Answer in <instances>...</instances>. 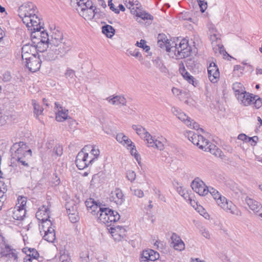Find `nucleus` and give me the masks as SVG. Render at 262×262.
I'll return each instance as SVG.
<instances>
[{
	"label": "nucleus",
	"mask_w": 262,
	"mask_h": 262,
	"mask_svg": "<svg viewBox=\"0 0 262 262\" xmlns=\"http://www.w3.org/2000/svg\"><path fill=\"white\" fill-rule=\"evenodd\" d=\"M18 12L19 17L27 27L35 26L37 21L40 20L37 15V7L32 2H28L22 4L18 8Z\"/></svg>",
	"instance_id": "nucleus-1"
},
{
	"label": "nucleus",
	"mask_w": 262,
	"mask_h": 262,
	"mask_svg": "<svg viewBox=\"0 0 262 262\" xmlns=\"http://www.w3.org/2000/svg\"><path fill=\"white\" fill-rule=\"evenodd\" d=\"M10 152L11 159L20 163L24 166H29L25 159L27 157H31L32 151L26 143L20 141L14 143L10 148Z\"/></svg>",
	"instance_id": "nucleus-2"
},
{
	"label": "nucleus",
	"mask_w": 262,
	"mask_h": 262,
	"mask_svg": "<svg viewBox=\"0 0 262 262\" xmlns=\"http://www.w3.org/2000/svg\"><path fill=\"white\" fill-rule=\"evenodd\" d=\"M174 45V46H171V53L169 54L172 58H184L190 55L191 47L189 46L187 39H183L178 45L176 43Z\"/></svg>",
	"instance_id": "nucleus-3"
},
{
	"label": "nucleus",
	"mask_w": 262,
	"mask_h": 262,
	"mask_svg": "<svg viewBox=\"0 0 262 262\" xmlns=\"http://www.w3.org/2000/svg\"><path fill=\"white\" fill-rule=\"evenodd\" d=\"M100 212L97 217L100 222L104 223L107 226H111L120 219V216L117 211L108 208L100 209Z\"/></svg>",
	"instance_id": "nucleus-4"
},
{
	"label": "nucleus",
	"mask_w": 262,
	"mask_h": 262,
	"mask_svg": "<svg viewBox=\"0 0 262 262\" xmlns=\"http://www.w3.org/2000/svg\"><path fill=\"white\" fill-rule=\"evenodd\" d=\"M93 161L94 159H91L89 154L82 149L76 156L75 164L79 169H83L92 164Z\"/></svg>",
	"instance_id": "nucleus-5"
},
{
	"label": "nucleus",
	"mask_w": 262,
	"mask_h": 262,
	"mask_svg": "<svg viewBox=\"0 0 262 262\" xmlns=\"http://www.w3.org/2000/svg\"><path fill=\"white\" fill-rule=\"evenodd\" d=\"M216 202L217 205L227 212L232 214H237L235 205L231 201H228L225 196L222 195Z\"/></svg>",
	"instance_id": "nucleus-6"
},
{
	"label": "nucleus",
	"mask_w": 262,
	"mask_h": 262,
	"mask_svg": "<svg viewBox=\"0 0 262 262\" xmlns=\"http://www.w3.org/2000/svg\"><path fill=\"white\" fill-rule=\"evenodd\" d=\"M191 187L194 191L200 195L207 194L209 189V187L206 186L205 183L199 178H195L192 182Z\"/></svg>",
	"instance_id": "nucleus-7"
},
{
	"label": "nucleus",
	"mask_w": 262,
	"mask_h": 262,
	"mask_svg": "<svg viewBox=\"0 0 262 262\" xmlns=\"http://www.w3.org/2000/svg\"><path fill=\"white\" fill-rule=\"evenodd\" d=\"M53 47L56 49L57 53L59 55V57H63L71 49V42L70 40H65L61 43L56 45H53Z\"/></svg>",
	"instance_id": "nucleus-8"
},
{
	"label": "nucleus",
	"mask_w": 262,
	"mask_h": 262,
	"mask_svg": "<svg viewBox=\"0 0 262 262\" xmlns=\"http://www.w3.org/2000/svg\"><path fill=\"white\" fill-rule=\"evenodd\" d=\"M2 257H6L10 260L17 261L18 253L15 249H12L8 244H5V247L1 251Z\"/></svg>",
	"instance_id": "nucleus-9"
},
{
	"label": "nucleus",
	"mask_w": 262,
	"mask_h": 262,
	"mask_svg": "<svg viewBox=\"0 0 262 262\" xmlns=\"http://www.w3.org/2000/svg\"><path fill=\"white\" fill-rule=\"evenodd\" d=\"M110 230L112 236L116 241H120L126 236V230L122 226L113 225Z\"/></svg>",
	"instance_id": "nucleus-10"
},
{
	"label": "nucleus",
	"mask_w": 262,
	"mask_h": 262,
	"mask_svg": "<svg viewBox=\"0 0 262 262\" xmlns=\"http://www.w3.org/2000/svg\"><path fill=\"white\" fill-rule=\"evenodd\" d=\"M245 202L251 210L262 218V205L260 203L249 196L245 198Z\"/></svg>",
	"instance_id": "nucleus-11"
},
{
	"label": "nucleus",
	"mask_w": 262,
	"mask_h": 262,
	"mask_svg": "<svg viewBox=\"0 0 262 262\" xmlns=\"http://www.w3.org/2000/svg\"><path fill=\"white\" fill-rule=\"evenodd\" d=\"M25 66L31 72H35L40 69L41 61L38 56L32 55L29 61H25Z\"/></svg>",
	"instance_id": "nucleus-12"
},
{
	"label": "nucleus",
	"mask_w": 262,
	"mask_h": 262,
	"mask_svg": "<svg viewBox=\"0 0 262 262\" xmlns=\"http://www.w3.org/2000/svg\"><path fill=\"white\" fill-rule=\"evenodd\" d=\"M160 255L158 252L152 249L143 250L140 257L141 262L147 261H155L159 259Z\"/></svg>",
	"instance_id": "nucleus-13"
},
{
	"label": "nucleus",
	"mask_w": 262,
	"mask_h": 262,
	"mask_svg": "<svg viewBox=\"0 0 262 262\" xmlns=\"http://www.w3.org/2000/svg\"><path fill=\"white\" fill-rule=\"evenodd\" d=\"M208 75L210 81L213 83L217 82L220 78L219 70L214 62L210 63L208 67Z\"/></svg>",
	"instance_id": "nucleus-14"
},
{
	"label": "nucleus",
	"mask_w": 262,
	"mask_h": 262,
	"mask_svg": "<svg viewBox=\"0 0 262 262\" xmlns=\"http://www.w3.org/2000/svg\"><path fill=\"white\" fill-rule=\"evenodd\" d=\"M38 44L39 42L37 40H34L32 45L30 43L25 45L21 48V52L28 53L31 56L36 55L37 53V51L42 52L44 50V49L42 50L39 49L41 47L39 46Z\"/></svg>",
	"instance_id": "nucleus-15"
},
{
	"label": "nucleus",
	"mask_w": 262,
	"mask_h": 262,
	"mask_svg": "<svg viewBox=\"0 0 262 262\" xmlns=\"http://www.w3.org/2000/svg\"><path fill=\"white\" fill-rule=\"evenodd\" d=\"M110 200L111 202H114L117 205H121L125 201V197L122 191L119 188H115L112 191L110 195Z\"/></svg>",
	"instance_id": "nucleus-16"
},
{
	"label": "nucleus",
	"mask_w": 262,
	"mask_h": 262,
	"mask_svg": "<svg viewBox=\"0 0 262 262\" xmlns=\"http://www.w3.org/2000/svg\"><path fill=\"white\" fill-rule=\"evenodd\" d=\"M50 210L49 205L47 206L45 205H42L39 207L36 213V217L39 221H47L49 220L50 217Z\"/></svg>",
	"instance_id": "nucleus-17"
},
{
	"label": "nucleus",
	"mask_w": 262,
	"mask_h": 262,
	"mask_svg": "<svg viewBox=\"0 0 262 262\" xmlns=\"http://www.w3.org/2000/svg\"><path fill=\"white\" fill-rule=\"evenodd\" d=\"M55 107L58 108V112L56 113V120L58 122H62L68 118L71 119L69 116V111L63 108L57 102L55 103Z\"/></svg>",
	"instance_id": "nucleus-18"
},
{
	"label": "nucleus",
	"mask_w": 262,
	"mask_h": 262,
	"mask_svg": "<svg viewBox=\"0 0 262 262\" xmlns=\"http://www.w3.org/2000/svg\"><path fill=\"white\" fill-rule=\"evenodd\" d=\"M36 25L35 26H32V27H27L28 30L31 31V38L32 42H33L34 40L39 41L41 35L40 30L43 29L42 26L41 25V20L37 21Z\"/></svg>",
	"instance_id": "nucleus-19"
},
{
	"label": "nucleus",
	"mask_w": 262,
	"mask_h": 262,
	"mask_svg": "<svg viewBox=\"0 0 262 262\" xmlns=\"http://www.w3.org/2000/svg\"><path fill=\"white\" fill-rule=\"evenodd\" d=\"M177 118L189 127L195 130L199 129V124L191 119V118L187 116L184 112H182V113H180L177 116Z\"/></svg>",
	"instance_id": "nucleus-20"
},
{
	"label": "nucleus",
	"mask_w": 262,
	"mask_h": 262,
	"mask_svg": "<svg viewBox=\"0 0 262 262\" xmlns=\"http://www.w3.org/2000/svg\"><path fill=\"white\" fill-rule=\"evenodd\" d=\"M170 238L173 247L176 250L181 251L185 249V244L177 234L173 233Z\"/></svg>",
	"instance_id": "nucleus-21"
},
{
	"label": "nucleus",
	"mask_w": 262,
	"mask_h": 262,
	"mask_svg": "<svg viewBox=\"0 0 262 262\" xmlns=\"http://www.w3.org/2000/svg\"><path fill=\"white\" fill-rule=\"evenodd\" d=\"M23 252L26 254L24 258V262L31 261L33 259H37L39 257V253L34 248L26 247L23 249Z\"/></svg>",
	"instance_id": "nucleus-22"
},
{
	"label": "nucleus",
	"mask_w": 262,
	"mask_h": 262,
	"mask_svg": "<svg viewBox=\"0 0 262 262\" xmlns=\"http://www.w3.org/2000/svg\"><path fill=\"white\" fill-rule=\"evenodd\" d=\"M96 10V9H94V7L92 5V7H88L85 9L84 8H81V11L78 9V11L79 14L85 19L91 20L97 13L95 11Z\"/></svg>",
	"instance_id": "nucleus-23"
},
{
	"label": "nucleus",
	"mask_w": 262,
	"mask_h": 262,
	"mask_svg": "<svg viewBox=\"0 0 262 262\" xmlns=\"http://www.w3.org/2000/svg\"><path fill=\"white\" fill-rule=\"evenodd\" d=\"M158 45L160 48H166L167 52L171 53V46L166 36L164 34H159L158 36Z\"/></svg>",
	"instance_id": "nucleus-24"
},
{
	"label": "nucleus",
	"mask_w": 262,
	"mask_h": 262,
	"mask_svg": "<svg viewBox=\"0 0 262 262\" xmlns=\"http://www.w3.org/2000/svg\"><path fill=\"white\" fill-rule=\"evenodd\" d=\"M85 204L88 209L91 210V213L94 215H96V216L100 212V209L103 208L95 203L94 200L92 199H90L89 200L86 201Z\"/></svg>",
	"instance_id": "nucleus-25"
},
{
	"label": "nucleus",
	"mask_w": 262,
	"mask_h": 262,
	"mask_svg": "<svg viewBox=\"0 0 262 262\" xmlns=\"http://www.w3.org/2000/svg\"><path fill=\"white\" fill-rule=\"evenodd\" d=\"M106 100L113 105H126L127 101L126 98L122 95H116L108 97Z\"/></svg>",
	"instance_id": "nucleus-26"
},
{
	"label": "nucleus",
	"mask_w": 262,
	"mask_h": 262,
	"mask_svg": "<svg viewBox=\"0 0 262 262\" xmlns=\"http://www.w3.org/2000/svg\"><path fill=\"white\" fill-rule=\"evenodd\" d=\"M254 95L250 94L245 91V92L237 96V99L242 104L245 106L249 105L252 102V99Z\"/></svg>",
	"instance_id": "nucleus-27"
},
{
	"label": "nucleus",
	"mask_w": 262,
	"mask_h": 262,
	"mask_svg": "<svg viewBox=\"0 0 262 262\" xmlns=\"http://www.w3.org/2000/svg\"><path fill=\"white\" fill-rule=\"evenodd\" d=\"M124 4L129 9L132 14H135L136 11L141 7V5L137 0H124Z\"/></svg>",
	"instance_id": "nucleus-28"
},
{
	"label": "nucleus",
	"mask_w": 262,
	"mask_h": 262,
	"mask_svg": "<svg viewBox=\"0 0 262 262\" xmlns=\"http://www.w3.org/2000/svg\"><path fill=\"white\" fill-rule=\"evenodd\" d=\"M26 210L25 208L14 207L13 210L12 217L17 221H22L26 216Z\"/></svg>",
	"instance_id": "nucleus-29"
},
{
	"label": "nucleus",
	"mask_w": 262,
	"mask_h": 262,
	"mask_svg": "<svg viewBox=\"0 0 262 262\" xmlns=\"http://www.w3.org/2000/svg\"><path fill=\"white\" fill-rule=\"evenodd\" d=\"M40 40L38 41L39 46L41 47V45H43L45 49L49 48L50 46V38H49L48 33L44 30L43 28L40 30Z\"/></svg>",
	"instance_id": "nucleus-30"
},
{
	"label": "nucleus",
	"mask_w": 262,
	"mask_h": 262,
	"mask_svg": "<svg viewBox=\"0 0 262 262\" xmlns=\"http://www.w3.org/2000/svg\"><path fill=\"white\" fill-rule=\"evenodd\" d=\"M185 136L188 138L190 141L196 146L199 145L200 139H203V136L198 135L193 131L187 132L185 134Z\"/></svg>",
	"instance_id": "nucleus-31"
},
{
	"label": "nucleus",
	"mask_w": 262,
	"mask_h": 262,
	"mask_svg": "<svg viewBox=\"0 0 262 262\" xmlns=\"http://www.w3.org/2000/svg\"><path fill=\"white\" fill-rule=\"evenodd\" d=\"M59 57V55L57 53L56 49H55L53 46H50V49L45 55V58L47 61H54Z\"/></svg>",
	"instance_id": "nucleus-32"
},
{
	"label": "nucleus",
	"mask_w": 262,
	"mask_h": 262,
	"mask_svg": "<svg viewBox=\"0 0 262 262\" xmlns=\"http://www.w3.org/2000/svg\"><path fill=\"white\" fill-rule=\"evenodd\" d=\"M41 225L39 227L40 232L41 234L42 233L50 231L52 229H54V227H52V223L50 220L47 221H42Z\"/></svg>",
	"instance_id": "nucleus-33"
},
{
	"label": "nucleus",
	"mask_w": 262,
	"mask_h": 262,
	"mask_svg": "<svg viewBox=\"0 0 262 262\" xmlns=\"http://www.w3.org/2000/svg\"><path fill=\"white\" fill-rule=\"evenodd\" d=\"M232 90H233L236 98L237 97V96H239L244 92H245V87L240 82H234L232 84Z\"/></svg>",
	"instance_id": "nucleus-34"
},
{
	"label": "nucleus",
	"mask_w": 262,
	"mask_h": 262,
	"mask_svg": "<svg viewBox=\"0 0 262 262\" xmlns=\"http://www.w3.org/2000/svg\"><path fill=\"white\" fill-rule=\"evenodd\" d=\"M134 15L143 20H152L154 19V17L145 11L142 10L140 8L138 9V11H136Z\"/></svg>",
	"instance_id": "nucleus-35"
},
{
	"label": "nucleus",
	"mask_w": 262,
	"mask_h": 262,
	"mask_svg": "<svg viewBox=\"0 0 262 262\" xmlns=\"http://www.w3.org/2000/svg\"><path fill=\"white\" fill-rule=\"evenodd\" d=\"M210 145V146L209 147L207 151H209L215 157L223 159V157H224L223 151L214 144L211 143Z\"/></svg>",
	"instance_id": "nucleus-36"
},
{
	"label": "nucleus",
	"mask_w": 262,
	"mask_h": 262,
	"mask_svg": "<svg viewBox=\"0 0 262 262\" xmlns=\"http://www.w3.org/2000/svg\"><path fill=\"white\" fill-rule=\"evenodd\" d=\"M62 40V36L59 32L57 34H53L51 35L50 39V46L56 45L59 44V43H61L63 42Z\"/></svg>",
	"instance_id": "nucleus-37"
},
{
	"label": "nucleus",
	"mask_w": 262,
	"mask_h": 262,
	"mask_svg": "<svg viewBox=\"0 0 262 262\" xmlns=\"http://www.w3.org/2000/svg\"><path fill=\"white\" fill-rule=\"evenodd\" d=\"M102 32L107 37H112L115 33V29L111 25H105L102 27Z\"/></svg>",
	"instance_id": "nucleus-38"
},
{
	"label": "nucleus",
	"mask_w": 262,
	"mask_h": 262,
	"mask_svg": "<svg viewBox=\"0 0 262 262\" xmlns=\"http://www.w3.org/2000/svg\"><path fill=\"white\" fill-rule=\"evenodd\" d=\"M102 176L103 173L101 172L94 174L91 181V185L96 186L100 184L103 180Z\"/></svg>",
	"instance_id": "nucleus-39"
},
{
	"label": "nucleus",
	"mask_w": 262,
	"mask_h": 262,
	"mask_svg": "<svg viewBox=\"0 0 262 262\" xmlns=\"http://www.w3.org/2000/svg\"><path fill=\"white\" fill-rule=\"evenodd\" d=\"M43 239L48 242L52 243L55 240L56 236L55 228L52 229V230H50V231L43 232Z\"/></svg>",
	"instance_id": "nucleus-40"
},
{
	"label": "nucleus",
	"mask_w": 262,
	"mask_h": 262,
	"mask_svg": "<svg viewBox=\"0 0 262 262\" xmlns=\"http://www.w3.org/2000/svg\"><path fill=\"white\" fill-rule=\"evenodd\" d=\"M77 1V4L78 6V9L79 11L81 10V8L86 9L88 7H92V2L89 0H76Z\"/></svg>",
	"instance_id": "nucleus-41"
},
{
	"label": "nucleus",
	"mask_w": 262,
	"mask_h": 262,
	"mask_svg": "<svg viewBox=\"0 0 262 262\" xmlns=\"http://www.w3.org/2000/svg\"><path fill=\"white\" fill-rule=\"evenodd\" d=\"M210 144L211 143L203 136V139H200L199 145L197 146H198L200 149L204 151H207L208 149L210 146Z\"/></svg>",
	"instance_id": "nucleus-42"
},
{
	"label": "nucleus",
	"mask_w": 262,
	"mask_h": 262,
	"mask_svg": "<svg viewBox=\"0 0 262 262\" xmlns=\"http://www.w3.org/2000/svg\"><path fill=\"white\" fill-rule=\"evenodd\" d=\"M132 128L136 130V133L141 137H143L145 136V133H148L145 130V128L140 125H133Z\"/></svg>",
	"instance_id": "nucleus-43"
},
{
	"label": "nucleus",
	"mask_w": 262,
	"mask_h": 262,
	"mask_svg": "<svg viewBox=\"0 0 262 262\" xmlns=\"http://www.w3.org/2000/svg\"><path fill=\"white\" fill-rule=\"evenodd\" d=\"M183 77L185 79L188 83L192 84L194 87H196L198 86V81L195 79V78L191 75L189 73H187V75H185V76H183Z\"/></svg>",
	"instance_id": "nucleus-44"
},
{
	"label": "nucleus",
	"mask_w": 262,
	"mask_h": 262,
	"mask_svg": "<svg viewBox=\"0 0 262 262\" xmlns=\"http://www.w3.org/2000/svg\"><path fill=\"white\" fill-rule=\"evenodd\" d=\"M32 104L34 107V114L37 116L41 115L43 112V108L38 104L37 103L36 100H32Z\"/></svg>",
	"instance_id": "nucleus-45"
},
{
	"label": "nucleus",
	"mask_w": 262,
	"mask_h": 262,
	"mask_svg": "<svg viewBox=\"0 0 262 262\" xmlns=\"http://www.w3.org/2000/svg\"><path fill=\"white\" fill-rule=\"evenodd\" d=\"M27 203V198L23 196H19L17 198V203L15 207L16 208H25Z\"/></svg>",
	"instance_id": "nucleus-46"
},
{
	"label": "nucleus",
	"mask_w": 262,
	"mask_h": 262,
	"mask_svg": "<svg viewBox=\"0 0 262 262\" xmlns=\"http://www.w3.org/2000/svg\"><path fill=\"white\" fill-rule=\"evenodd\" d=\"M143 138L147 141L148 146L152 147H154V144L156 139H155L149 133H145V136H144Z\"/></svg>",
	"instance_id": "nucleus-47"
},
{
	"label": "nucleus",
	"mask_w": 262,
	"mask_h": 262,
	"mask_svg": "<svg viewBox=\"0 0 262 262\" xmlns=\"http://www.w3.org/2000/svg\"><path fill=\"white\" fill-rule=\"evenodd\" d=\"M252 102L256 108H259L262 106V99L257 95H254Z\"/></svg>",
	"instance_id": "nucleus-48"
},
{
	"label": "nucleus",
	"mask_w": 262,
	"mask_h": 262,
	"mask_svg": "<svg viewBox=\"0 0 262 262\" xmlns=\"http://www.w3.org/2000/svg\"><path fill=\"white\" fill-rule=\"evenodd\" d=\"M208 192H210L216 201L222 196L219 192L213 187H209Z\"/></svg>",
	"instance_id": "nucleus-49"
},
{
	"label": "nucleus",
	"mask_w": 262,
	"mask_h": 262,
	"mask_svg": "<svg viewBox=\"0 0 262 262\" xmlns=\"http://www.w3.org/2000/svg\"><path fill=\"white\" fill-rule=\"evenodd\" d=\"M136 45L140 48H143L146 52H148L150 50V47L146 45V41L141 39L140 42L137 41Z\"/></svg>",
	"instance_id": "nucleus-50"
},
{
	"label": "nucleus",
	"mask_w": 262,
	"mask_h": 262,
	"mask_svg": "<svg viewBox=\"0 0 262 262\" xmlns=\"http://www.w3.org/2000/svg\"><path fill=\"white\" fill-rule=\"evenodd\" d=\"M53 153H54L57 156L59 157L63 154V148L62 145L60 144H57L54 147Z\"/></svg>",
	"instance_id": "nucleus-51"
},
{
	"label": "nucleus",
	"mask_w": 262,
	"mask_h": 262,
	"mask_svg": "<svg viewBox=\"0 0 262 262\" xmlns=\"http://www.w3.org/2000/svg\"><path fill=\"white\" fill-rule=\"evenodd\" d=\"M67 211L68 214H71L74 213H76L77 212V207L75 205H71L70 203H67L66 205Z\"/></svg>",
	"instance_id": "nucleus-52"
},
{
	"label": "nucleus",
	"mask_w": 262,
	"mask_h": 262,
	"mask_svg": "<svg viewBox=\"0 0 262 262\" xmlns=\"http://www.w3.org/2000/svg\"><path fill=\"white\" fill-rule=\"evenodd\" d=\"M130 150V154L134 156V157L136 158L137 161H138L139 159H140V156L137 152V150L136 149V147L134 144L132 145V146H130L129 147V149Z\"/></svg>",
	"instance_id": "nucleus-53"
},
{
	"label": "nucleus",
	"mask_w": 262,
	"mask_h": 262,
	"mask_svg": "<svg viewBox=\"0 0 262 262\" xmlns=\"http://www.w3.org/2000/svg\"><path fill=\"white\" fill-rule=\"evenodd\" d=\"M64 75L67 78L72 79L75 76V71L72 69L67 68Z\"/></svg>",
	"instance_id": "nucleus-54"
},
{
	"label": "nucleus",
	"mask_w": 262,
	"mask_h": 262,
	"mask_svg": "<svg viewBox=\"0 0 262 262\" xmlns=\"http://www.w3.org/2000/svg\"><path fill=\"white\" fill-rule=\"evenodd\" d=\"M136 176V173L134 171L128 170L126 172V178L130 182H133L135 180Z\"/></svg>",
	"instance_id": "nucleus-55"
},
{
	"label": "nucleus",
	"mask_w": 262,
	"mask_h": 262,
	"mask_svg": "<svg viewBox=\"0 0 262 262\" xmlns=\"http://www.w3.org/2000/svg\"><path fill=\"white\" fill-rule=\"evenodd\" d=\"M68 215L69 218L72 223H74L78 221L79 216L77 214V212L68 214Z\"/></svg>",
	"instance_id": "nucleus-56"
},
{
	"label": "nucleus",
	"mask_w": 262,
	"mask_h": 262,
	"mask_svg": "<svg viewBox=\"0 0 262 262\" xmlns=\"http://www.w3.org/2000/svg\"><path fill=\"white\" fill-rule=\"evenodd\" d=\"M129 53L130 55L138 58L139 60H142L143 59L141 54L138 51H129Z\"/></svg>",
	"instance_id": "nucleus-57"
},
{
	"label": "nucleus",
	"mask_w": 262,
	"mask_h": 262,
	"mask_svg": "<svg viewBox=\"0 0 262 262\" xmlns=\"http://www.w3.org/2000/svg\"><path fill=\"white\" fill-rule=\"evenodd\" d=\"M131 190L133 192V194L134 195L138 197V198H142L144 195V193L143 191L139 189H132Z\"/></svg>",
	"instance_id": "nucleus-58"
},
{
	"label": "nucleus",
	"mask_w": 262,
	"mask_h": 262,
	"mask_svg": "<svg viewBox=\"0 0 262 262\" xmlns=\"http://www.w3.org/2000/svg\"><path fill=\"white\" fill-rule=\"evenodd\" d=\"M126 137L123 133H120L116 135V139L118 142L121 144L125 141L124 139H126Z\"/></svg>",
	"instance_id": "nucleus-59"
},
{
	"label": "nucleus",
	"mask_w": 262,
	"mask_h": 262,
	"mask_svg": "<svg viewBox=\"0 0 262 262\" xmlns=\"http://www.w3.org/2000/svg\"><path fill=\"white\" fill-rule=\"evenodd\" d=\"M91 154L92 155H93L94 157L93 158L90 157V158L94 159V161L95 160V159H97L98 157V156L100 154V151L98 149H96L94 147H93L92 149L91 150Z\"/></svg>",
	"instance_id": "nucleus-60"
},
{
	"label": "nucleus",
	"mask_w": 262,
	"mask_h": 262,
	"mask_svg": "<svg viewBox=\"0 0 262 262\" xmlns=\"http://www.w3.org/2000/svg\"><path fill=\"white\" fill-rule=\"evenodd\" d=\"M197 2L199 5L200 7L201 11L202 12H204L205 11V10L207 9V3H205L204 1H201V0H198Z\"/></svg>",
	"instance_id": "nucleus-61"
},
{
	"label": "nucleus",
	"mask_w": 262,
	"mask_h": 262,
	"mask_svg": "<svg viewBox=\"0 0 262 262\" xmlns=\"http://www.w3.org/2000/svg\"><path fill=\"white\" fill-rule=\"evenodd\" d=\"M179 72L182 76H185V75H187V73H188L182 62L179 64Z\"/></svg>",
	"instance_id": "nucleus-62"
},
{
	"label": "nucleus",
	"mask_w": 262,
	"mask_h": 262,
	"mask_svg": "<svg viewBox=\"0 0 262 262\" xmlns=\"http://www.w3.org/2000/svg\"><path fill=\"white\" fill-rule=\"evenodd\" d=\"M124 141L121 144H122L124 146H126V147L127 148V149H129V147L132 145H133V142L131 141L130 139H129L128 137H126V139H124Z\"/></svg>",
	"instance_id": "nucleus-63"
},
{
	"label": "nucleus",
	"mask_w": 262,
	"mask_h": 262,
	"mask_svg": "<svg viewBox=\"0 0 262 262\" xmlns=\"http://www.w3.org/2000/svg\"><path fill=\"white\" fill-rule=\"evenodd\" d=\"M154 147H156L157 149L161 150L164 149V144L161 141L156 139L155 141V143L154 144Z\"/></svg>",
	"instance_id": "nucleus-64"
}]
</instances>
